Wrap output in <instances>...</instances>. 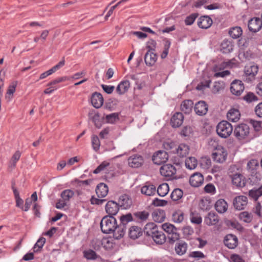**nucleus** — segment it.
<instances>
[{"label":"nucleus","mask_w":262,"mask_h":262,"mask_svg":"<svg viewBox=\"0 0 262 262\" xmlns=\"http://www.w3.org/2000/svg\"><path fill=\"white\" fill-rule=\"evenodd\" d=\"M162 229L168 234L169 242L170 244L176 243L175 251L178 254H180V235L179 230L173 225L169 223H164L162 225Z\"/></svg>","instance_id":"f257e3e1"},{"label":"nucleus","mask_w":262,"mask_h":262,"mask_svg":"<svg viewBox=\"0 0 262 262\" xmlns=\"http://www.w3.org/2000/svg\"><path fill=\"white\" fill-rule=\"evenodd\" d=\"M117 227V221L113 216H105L102 218L100 223V227L104 233L113 232Z\"/></svg>","instance_id":"f03ea898"},{"label":"nucleus","mask_w":262,"mask_h":262,"mask_svg":"<svg viewBox=\"0 0 262 262\" xmlns=\"http://www.w3.org/2000/svg\"><path fill=\"white\" fill-rule=\"evenodd\" d=\"M217 135L221 138L228 137L233 132L232 125L227 121L220 122L216 126V128Z\"/></svg>","instance_id":"7ed1b4c3"},{"label":"nucleus","mask_w":262,"mask_h":262,"mask_svg":"<svg viewBox=\"0 0 262 262\" xmlns=\"http://www.w3.org/2000/svg\"><path fill=\"white\" fill-rule=\"evenodd\" d=\"M233 134L238 140L246 139L250 134V128L246 124H239L235 127Z\"/></svg>","instance_id":"20e7f679"},{"label":"nucleus","mask_w":262,"mask_h":262,"mask_svg":"<svg viewBox=\"0 0 262 262\" xmlns=\"http://www.w3.org/2000/svg\"><path fill=\"white\" fill-rule=\"evenodd\" d=\"M227 155L226 149L221 145H217L212 154V158L214 162L223 163L226 161Z\"/></svg>","instance_id":"39448f33"},{"label":"nucleus","mask_w":262,"mask_h":262,"mask_svg":"<svg viewBox=\"0 0 262 262\" xmlns=\"http://www.w3.org/2000/svg\"><path fill=\"white\" fill-rule=\"evenodd\" d=\"M168 159V155L165 151L159 150L152 156L153 162L157 165L165 163Z\"/></svg>","instance_id":"423d86ee"},{"label":"nucleus","mask_w":262,"mask_h":262,"mask_svg":"<svg viewBox=\"0 0 262 262\" xmlns=\"http://www.w3.org/2000/svg\"><path fill=\"white\" fill-rule=\"evenodd\" d=\"M117 203L121 209H127L131 207L133 202L128 195L123 194L119 196Z\"/></svg>","instance_id":"0eeeda50"},{"label":"nucleus","mask_w":262,"mask_h":262,"mask_svg":"<svg viewBox=\"0 0 262 262\" xmlns=\"http://www.w3.org/2000/svg\"><path fill=\"white\" fill-rule=\"evenodd\" d=\"M245 89L244 84L241 80H235L231 84L230 91L232 94L239 96Z\"/></svg>","instance_id":"6e6552de"},{"label":"nucleus","mask_w":262,"mask_h":262,"mask_svg":"<svg viewBox=\"0 0 262 262\" xmlns=\"http://www.w3.org/2000/svg\"><path fill=\"white\" fill-rule=\"evenodd\" d=\"M143 157L139 155H134L128 159V165L133 168H138L143 164Z\"/></svg>","instance_id":"1a4fd4ad"},{"label":"nucleus","mask_w":262,"mask_h":262,"mask_svg":"<svg viewBox=\"0 0 262 262\" xmlns=\"http://www.w3.org/2000/svg\"><path fill=\"white\" fill-rule=\"evenodd\" d=\"M176 167L171 164H165L160 169L161 175L168 178L174 176L176 173Z\"/></svg>","instance_id":"9d476101"},{"label":"nucleus","mask_w":262,"mask_h":262,"mask_svg":"<svg viewBox=\"0 0 262 262\" xmlns=\"http://www.w3.org/2000/svg\"><path fill=\"white\" fill-rule=\"evenodd\" d=\"M119 208L120 207L117 202L114 201H110L105 205V211L108 214V216H113L118 213Z\"/></svg>","instance_id":"9b49d317"},{"label":"nucleus","mask_w":262,"mask_h":262,"mask_svg":"<svg viewBox=\"0 0 262 262\" xmlns=\"http://www.w3.org/2000/svg\"><path fill=\"white\" fill-rule=\"evenodd\" d=\"M248 203V199L244 195L236 196L233 201V205L237 210H243L247 206Z\"/></svg>","instance_id":"f8f14e48"},{"label":"nucleus","mask_w":262,"mask_h":262,"mask_svg":"<svg viewBox=\"0 0 262 262\" xmlns=\"http://www.w3.org/2000/svg\"><path fill=\"white\" fill-rule=\"evenodd\" d=\"M220 221L219 215L214 212H210L204 218V223L208 226L216 225Z\"/></svg>","instance_id":"ddd939ff"},{"label":"nucleus","mask_w":262,"mask_h":262,"mask_svg":"<svg viewBox=\"0 0 262 262\" xmlns=\"http://www.w3.org/2000/svg\"><path fill=\"white\" fill-rule=\"evenodd\" d=\"M224 242L228 248L233 249L238 245V238L234 235L228 234L225 236Z\"/></svg>","instance_id":"4468645a"},{"label":"nucleus","mask_w":262,"mask_h":262,"mask_svg":"<svg viewBox=\"0 0 262 262\" xmlns=\"http://www.w3.org/2000/svg\"><path fill=\"white\" fill-rule=\"evenodd\" d=\"M248 27L250 31L256 32L262 27L261 20L259 18H251L249 21Z\"/></svg>","instance_id":"2eb2a0df"},{"label":"nucleus","mask_w":262,"mask_h":262,"mask_svg":"<svg viewBox=\"0 0 262 262\" xmlns=\"http://www.w3.org/2000/svg\"><path fill=\"white\" fill-rule=\"evenodd\" d=\"M258 71V68L257 66L252 63L247 65L245 68V73L247 76H248L250 77L248 78V80L247 79L246 80L247 81H251V80L250 79V78L254 79L255 76L257 73Z\"/></svg>","instance_id":"dca6fc26"},{"label":"nucleus","mask_w":262,"mask_h":262,"mask_svg":"<svg viewBox=\"0 0 262 262\" xmlns=\"http://www.w3.org/2000/svg\"><path fill=\"white\" fill-rule=\"evenodd\" d=\"M232 182L236 187H243L246 184V179L242 174L235 173L232 176Z\"/></svg>","instance_id":"f3484780"},{"label":"nucleus","mask_w":262,"mask_h":262,"mask_svg":"<svg viewBox=\"0 0 262 262\" xmlns=\"http://www.w3.org/2000/svg\"><path fill=\"white\" fill-rule=\"evenodd\" d=\"M204 182V178L202 174L195 173L192 175L189 179L190 185L194 187L201 186Z\"/></svg>","instance_id":"a211bd4d"},{"label":"nucleus","mask_w":262,"mask_h":262,"mask_svg":"<svg viewBox=\"0 0 262 262\" xmlns=\"http://www.w3.org/2000/svg\"><path fill=\"white\" fill-rule=\"evenodd\" d=\"M194 111L199 116L205 115L208 111V105L204 101L198 102L194 106Z\"/></svg>","instance_id":"6ab92c4d"},{"label":"nucleus","mask_w":262,"mask_h":262,"mask_svg":"<svg viewBox=\"0 0 262 262\" xmlns=\"http://www.w3.org/2000/svg\"><path fill=\"white\" fill-rule=\"evenodd\" d=\"M91 102L93 106L95 108H100L103 103L102 95L99 93L95 92L93 93L91 97Z\"/></svg>","instance_id":"aec40b11"},{"label":"nucleus","mask_w":262,"mask_h":262,"mask_svg":"<svg viewBox=\"0 0 262 262\" xmlns=\"http://www.w3.org/2000/svg\"><path fill=\"white\" fill-rule=\"evenodd\" d=\"M212 24V20L208 16H201L198 20V25L202 29H208Z\"/></svg>","instance_id":"412c9836"},{"label":"nucleus","mask_w":262,"mask_h":262,"mask_svg":"<svg viewBox=\"0 0 262 262\" xmlns=\"http://www.w3.org/2000/svg\"><path fill=\"white\" fill-rule=\"evenodd\" d=\"M156 191V186L153 184L148 183H146L141 189V193L147 196H151L154 195Z\"/></svg>","instance_id":"4be33fe9"},{"label":"nucleus","mask_w":262,"mask_h":262,"mask_svg":"<svg viewBox=\"0 0 262 262\" xmlns=\"http://www.w3.org/2000/svg\"><path fill=\"white\" fill-rule=\"evenodd\" d=\"M241 117V114L238 109L231 108L227 114L228 119L232 122H236L238 121Z\"/></svg>","instance_id":"5701e85b"},{"label":"nucleus","mask_w":262,"mask_h":262,"mask_svg":"<svg viewBox=\"0 0 262 262\" xmlns=\"http://www.w3.org/2000/svg\"><path fill=\"white\" fill-rule=\"evenodd\" d=\"M165 216V211L161 209H156L152 213V219L156 222L161 223L163 222Z\"/></svg>","instance_id":"b1692460"},{"label":"nucleus","mask_w":262,"mask_h":262,"mask_svg":"<svg viewBox=\"0 0 262 262\" xmlns=\"http://www.w3.org/2000/svg\"><path fill=\"white\" fill-rule=\"evenodd\" d=\"M150 237H152V239L157 244L162 245L166 241L165 235L162 231H159V230L155 232Z\"/></svg>","instance_id":"393cba45"},{"label":"nucleus","mask_w":262,"mask_h":262,"mask_svg":"<svg viewBox=\"0 0 262 262\" xmlns=\"http://www.w3.org/2000/svg\"><path fill=\"white\" fill-rule=\"evenodd\" d=\"M108 188L107 186L103 183L97 185L96 189V192L99 198H104L108 193Z\"/></svg>","instance_id":"a878e982"},{"label":"nucleus","mask_w":262,"mask_h":262,"mask_svg":"<svg viewBox=\"0 0 262 262\" xmlns=\"http://www.w3.org/2000/svg\"><path fill=\"white\" fill-rule=\"evenodd\" d=\"M157 59V56L154 52L148 51L144 56V60L146 65H154Z\"/></svg>","instance_id":"bb28decb"},{"label":"nucleus","mask_w":262,"mask_h":262,"mask_svg":"<svg viewBox=\"0 0 262 262\" xmlns=\"http://www.w3.org/2000/svg\"><path fill=\"white\" fill-rule=\"evenodd\" d=\"M215 208L219 213H224L227 210L228 204L224 199H219L215 204Z\"/></svg>","instance_id":"cd10ccee"},{"label":"nucleus","mask_w":262,"mask_h":262,"mask_svg":"<svg viewBox=\"0 0 262 262\" xmlns=\"http://www.w3.org/2000/svg\"><path fill=\"white\" fill-rule=\"evenodd\" d=\"M233 45L230 40L225 39L221 45V51L224 54L230 53L233 50Z\"/></svg>","instance_id":"c85d7f7f"},{"label":"nucleus","mask_w":262,"mask_h":262,"mask_svg":"<svg viewBox=\"0 0 262 262\" xmlns=\"http://www.w3.org/2000/svg\"><path fill=\"white\" fill-rule=\"evenodd\" d=\"M130 87V82L128 80L122 81L117 86L116 92L119 95L125 93Z\"/></svg>","instance_id":"c756f323"},{"label":"nucleus","mask_w":262,"mask_h":262,"mask_svg":"<svg viewBox=\"0 0 262 262\" xmlns=\"http://www.w3.org/2000/svg\"><path fill=\"white\" fill-rule=\"evenodd\" d=\"M158 230V226L154 223H147L144 228V233L148 236H151Z\"/></svg>","instance_id":"7c9ffc66"},{"label":"nucleus","mask_w":262,"mask_h":262,"mask_svg":"<svg viewBox=\"0 0 262 262\" xmlns=\"http://www.w3.org/2000/svg\"><path fill=\"white\" fill-rule=\"evenodd\" d=\"M142 233V231L141 228L137 226H132L129 229V236L131 238L135 239L139 237Z\"/></svg>","instance_id":"2f4dec72"},{"label":"nucleus","mask_w":262,"mask_h":262,"mask_svg":"<svg viewBox=\"0 0 262 262\" xmlns=\"http://www.w3.org/2000/svg\"><path fill=\"white\" fill-rule=\"evenodd\" d=\"M249 195L255 201L257 200L260 196H262V185L258 188L254 187L249 190Z\"/></svg>","instance_id":"473e14b6"},{"label":"nucleus","mask_w":262,"mask_h":262,"mask_svg":"<svg viewBox=\"0 0 262 262\" xmlns=\"http://www.w3.org/2000/svg\"><path fill=\"white\" fill-rule=\"evenodd\" d=\"M193 102L191 100H186L181 104V111L185 114H189L193 107Z\"/></svg>","instance_id":"72a5a7b5"},{"label":"nucleus","mask_w":262,"mask_h":262,"mask_svg":"<svg viewBox=\"0 0 262 262\" xmlns=\"http://www.w3.org/2000/svg\"><path fill=\"white\" fill-rule=\"evenodd\" d=\"M125 231V226L121 224L119 225L117 224V227L113 231V232H114V235L116 239H119L124 236Z\"/></svg>","instance_id":"f704fd0d"},{"label":"nucleus","mask_w":262,"mask_h":262,"mask_svg":"<svg viewBox=\"0 0 262 262\" xmlns=\"http://www.w3.org/2000/svg\"><path fill=\"white\" fill-rule=\"evenodd\" d=\"M164 148L166 150H172L173 153H178L179 149L180 148V145L177 146L174 142L168 141L164 142L163 144Z\"/></svg>","instance_id":"c9c22d12"},{"label":"nucleus","mask_w":262,"mask_h":262,"mask_svg":"<svg viewBox=\"0 0 262 262\" xmlns=\"http://www.w3.org/2000/svg\"><path fill=\"white\" fill-rule=\"evenodd\" d=\"M134 215L138 222H142L146 221L148 219L149 214L146 211H142L135 212Z\"/></svg>","instance_id":"e433bc0d"},{"label":"nucleus","mask_w":262,"mask_h":262,"mask_svg":"<svg viewBox=\"0 0 262 262\" xmlns=\"http://www.w3.org/2000/svg\"><path fill=\"white\" fill-rule=\"evenodd\" d=\"M21 156V152L19 150H17L12 156L9 164V168L11 169H14L16 163L19 160Z\"/></svg>","instance_id":"4c0bfd02"},{"label":"nucleus","mask_w":262,"mask_h":262,"mask_svg":"<svg viewBox=\"0 0 262 262\" xmlns=\"http://www.w3.org/2000/svg\"><path fill=\"white\" fill-rule=\"evenodd\" d=\"M239 219L246 223H251L253 220V214L252 213L247 211H243L239 214Z\"/></svg>","instance_id":"58836bf2"},{"label":"nucleus","mask_w":262,"mask_h":262,"mask_svg":"<svg viewBox=\"0 0 262 262\" xmlns=\"http://www.w3.org/2000/svg\"><path fill=\"white\" fill-rule=\"evenodd\" d=\"M200 208L203 210H207L211 207L210 199L208 198H203L199 203Z\"/></svg>","instance_id":"ea45409f"},{"label":"nucleus","mask_w":262,"mask_h":262,"mask_svg":"<svg viewBox=\"0 0 262 262\" xmlns=\"http://www.w3.org/2000/svg\"><path fill=\"white\" fill-rule=\"evenodd\" d=\"M156 190L159 195L161 196H164L168 192L169 186L166 183H163L158 186Z\"/></svg>","instance_id":"a19ab883"},{"label":"nucleus","mask_w":262,"mask_h":262,"mask_svg":"<svg viewBox=\"0 0 262 262\" xmlns=\"http://www.w3.org/2000/svg\"><path fill=\"white\" fill-rule=\"evenodd\" d=\"M198 164L196 159L194 157H189L185 160V166L186 168L192 170L195 168Z\"/></svg>","instance_id":"79ce46f5"},{"label":"nucleus","mask_w":262,"mask_h":262,"mask_svg":"<svg viewBox=\"0 0 262 262\" xmlns=\"http://www.w3.org/2000/svg\"><path fill=\"white\" fill-rule=\"evenodd\" d=\"M242 30L239 27L232 28L229 32L230 36L234 39L239 37L242 34Z\"/></svg>","instance_id":"37998d69"},{"label":"nucleus","mask_w":262,"mask_h":262,"mask_svg":"<svg viewBox=\"0 0 262 262\" xmlns=\"http://www.w3.org/2000/svg\"><path fill=\"white\" fill-rule=\"evenodd\" d=\"M200 164L201 167L204 169H208L211 165V161L209 157H204L201 158L200 161Z\"/></svg>","instance_id":"c03bdc74"},{"label":"nucleus","mask_w":262,"mask_h":262,"mask_svg":"<svg viewBox=\"0 0 262 262\" xmlns=\"http://www.w3.org/2000/svg\"><path fill=\"white\" fill-rule=\"evenodd\" d=\"M225 224L229 228L235 229L238 230H241L242 229L241 224L236 221L226 220L225 221Z\"/></svg>","instance_id":"a18cd8bd"},{"label":"nucleus","mask_w":262,"mask_h":262,"mask_svg":"<svg viewBox=\"0 0 262 262\" xmlns=\"http://www.w3.org/2000/svg\"><path fill=\"white\" fill-rule=\"evenodd\" d=\"M180 115V113L177 112L171 118L170 124L174 128L179 127L180 126V119L179 117Z\"/></svg>","instance_id":"49530a36"},{"label":"nucleus","mask_w":262,"mask_h":262,"mask_svg":"<svg viewBox=\"0 0 262 262\" xmlns=\"http://www.w3.org/2000/svg\"><path fill=\"white\" fill-rule=\"evenodd\" d=\"M119 119V114L117 113H112L105 116L106 122L108 123H115Z\"/></svg>","instance_id":"de8ad7c7"},{"label":"nucleus","mask_w":262,"mask_h":262,"mask_svg":"<svg viewBox=\"0 0 262 262\" xmlns=\"http://www.w3.org/2000/svg\"><path fill=\"white\" fill-rule=\"evenodd\" d=\"M46 243V238L44 237L39 238L33 247L34 252H38L40 251Z\"/></svg>","instance_id":"09e8293b"},{"label":"nucleus","mask_w":262,"mask_h":262,"mask_svg":"<svg viewBox=\"0 0 262 262\" xmlns=\"http://www.w3.org/2000/svg\"><path fill=\"white\" fill-rule=\"evenodd\" d=\"M170 198L174 204H179L180 200V189H174L171 193Z\"/></svg>","instance_id":"8fccbe9b"},{"label":"nucleus","mask_w":262,"mask_h":262,"mask_svg":"<svg viewBox=\"0 0 262 262\" xmlns=\"http://www.w3.org/2000/svg\"><path fill=\"white\" fill-rule=\"evenodd\" d=\"M83 256L86 259L91 260L96 259L97 258L96 253L91 249L84 250L83 251Z\"/></svg>","instance_id":"3c124183"},{"label":"nucleus","mask_w":262,"mask_h":262,"mask_svg":"<svg viewBox=\"0 0 262 262\" xmlns=\"http://www.w3.org/2000/svg\"><path fill=\"white\" fill-rule=\"evenodd\" d=\"M92 145L95 151H98L99 150L100 141L97 136L93 135L92 136Z\"/></svg>","instance_id":"603ef678"},{"label":"nucleus","mask_w":262,"mask_h":262,"mask_svg":"<svg viewBox=\"0 0 262 262\" xmlns=\"http://www.w3.org/2000/svg\"><path fill=\"white\" fill-rule=\"evenodd\" d=\"M224 88L225 84L223 81H216L213 84L212 91L213 93L216 94L223 90Z\"/></svg>","instance_id":"864d4df0"},{"label":"nucleus","mask_w":262,"mask_h":262,"mask_svg":"<svg viewBox=\"0 0 262 262\" xmlns=\"http://www.w3.org/2000/svg\"><path fill=\"white\" fill-rule=\"evenodd\" d=\"M74 192L70 189H66L61 193V197L66 201H69L74 195Z\"/></svg>","instance_id":"5fc2aeb1"},{"label":"nucleus","mask_w":262,"mask_h":262,"mask_svg":"<svg viewBox=\"0 0 262 262\" xmlns=\"http://www.w3.org/2000/svg\"><path fill=\"white\" fill-rule=\"evenodd\" d=\"M121 225H125L129 222L133 221V216L131 213H128L125 215H122L120 218Z\"/></svg>","instance_id":"6e6d98bb"},{"label":"nucleus","mask_w":262,"mask_h":262,"mask_svg":"<svg viewBox=\"0 0 262 262\" xmlns=\"http://www.w3.org/2000/svg\"><path fill=\"white\" fill-rule=\"evenodd\" d=\"M243 99L248 103L256 101L258 100L256 96L252 92L247 93L246 95L244 96Z\"/></svg>","instance_id":"4d7b16f0"},{"label":"nucleus","mask_w":262,"mask_h":262,"mask_svg":"<svg viewBox=\"0 0 262 262\" xmlns=\"http://www.w3.org/2000/svg\"><path fill=\"white\" fill-rule=\"evenodd\" d=\"M170 46V42L168 40H164V50L161 55V57L162 58H165L167 57L169 49Z\"/></svg>","instance_id":"13d9d810"},{"label":"nucleus","mask_w":262,"mask_h":262,"mask_svg":"<svg viewBox=\"0 0 262 262\" xmlns=\"http://www.w3.org/2000/svg\"><path fill=\"white\" fill-rule=\"evenodd\" d=\"M16 86V83H12V84L9 85V88L7 92L6 95V99H11L13 93L15 91Z\"/></svg>","instance_id":"bf43d9fd"},{"label":"nucleus","mask_w":262,"mask_h":262,"mask_svg":"<svg viewBox=\"0 0 262 262\" xmlns=\"http://www.w3.org/2000/svg\"><path fill=\"white\" fill-rule=\"evenodd\" d=\"M193 133V129L191 127L186 126L183 128L181 130V135L186 137H189Z\"/></svg>","instance_id":"052dcab7"},{"label":"nucleus","mask_w":262,"mask_h":262,"mask_svg":"<svg viewBox=\"0 0 262 262\" xmlns=\"http://www.w3.org/2000/svg\"><path fill=\"white\" fill-rule=\"evenodd\" d=\"M198 14L197 13H192L189 16H187L185 20V23L186 25H192L195 19L198 17Z\"/></svg>","instance_id":"680f3d73"},{"label":"nucleus","mask_w":262,"mask_h":262,"mask_svg":"<svg viewBox=\"0 0 262 262\" xmlns=\"http://www.w3.org/2000/svg\"><path fill=\"white\" fill-rule=\"evenodd\" d=\"M110 165V163L104 161L100 164L93 171L94 173L97 174L103 170L106 167Z\"/></svg>","instance_id":"e2e57ef3"},{"label":"nucleus","mask_w":262,"mask_h":262,"mask_svg":"<svg viewBox=\"0 0 262 262\" xmlns=\"http://www.w3.org/2000/svg\"><path fill=\"white\" fill-rule=\"evenodd\" d=\"M193 233V230L192 228L189 226H187L183 228V234L184 238H188Z\"/></svg>","instance_id":"0e129e2a"},{"label":"nucleus","mask_w":262,"mask_h":262,"mask_svg":"<svg viewBox=\"0 0 262 262\" xmlns=\"http://www.w3.org/2000/svg\"><path fill=\"white\" fill-rule=\"evenodd\" d=\"M258 166V161L256 160L252 159L248 162L247 167L248 169L252 170Z\"/></svg>","instance_id":"69168bd1"},{"label":"nucleus","mask_w":262,"mask_h":262,"mask_svg":"<svg viewBox=\"0 0 262 262\" xmlns=\"http://www.w3.org/2000/svg\"><path fill=\"white\" fill-rule=\"evenodd\" d=\"M230 259L232 262H245L244 259L240 255L236 254H231Z\"/></svg>","instance_id":"338daca9"},{"label":"nucleus","mask_w":262,"mask_h":262,"mask_svg":"<svg viewBox=\"0 0 262 262\" xmlns=\"http://www.w3.org/2000/svg\"><path fill=\"white\" fill-rule=\"evenodd\" d=\"M262 206L259 203H257L253 209L254 212L259 217H262Z\"/></svg>","instance_id":"774afa93"}]
</instances>
